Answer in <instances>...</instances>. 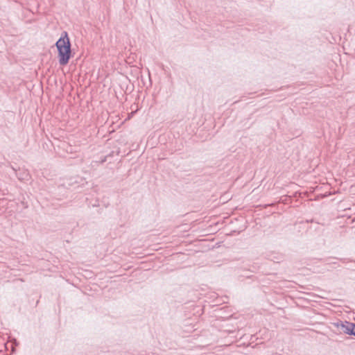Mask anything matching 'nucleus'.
<instances>
[{
	"label": "nucleus",
	"instance_id": "2",
	"mask_svg": "<svg viewBox=\"0 0 355 355\" xmlns=\"http://www.w3.org/2000/svg\"><path fill=\"white\" fill-rule=\"evenodd\" d=\"M334 325L336 326L341 332L349 336H355V323L347 320H339L334 322Z\"/></svg>",
	"mask_w": 355,
	"mask_h": 355
},
{
	"label": "nucleus",
	"instance_id": "4",
	"mask_svg": "<svg viewBox=\"0 0 355 355\" xmlns=\"http://www.w3.org/2000/svg\"><path fill=\"white\" fill-rule=\"evenodd\" d=\"M93 207L98 206V200H96V202H94L92 205Z\"/></svg>",
	"mask_w": 355,
	"mask_h": 355
},
{
	"label": "nucleus",
	"instance_id": "3",
	"mask_svg": "<svg viewBox=\"0 0 355 355\" xmlns=\"http://www.w3.org/2000/svg\"><path fill=\"white\" fill-rule=\"evenodd\" d=\"M12 169L15 172V175L17 177V178L19 180H23L25 179V178L24 177V175H27L28 174L26 173V172L24 171L23 173H20V174H18L17 173V170L14 168V167H12Z\"/></svg>",
	"mask_w": 355,
	"mask_h": 355
},
{
	"label": "nucleus",
	"instance_id": "5",
	"mask_svg": "<svg viewBox=\"0 0 355 355\" xmlns=\"http://www.w3.org/2000/svg\"><path fill=\"white\" fill-rule=\"evenodd\" d=\"M343 263H345L346 261L347 260V259H340Z\"/></svg>",
	"mask_w": 355,
	"mask_h": 355
},
{
	"label": "nucleus",
	"instance_id": "1",
	"mask_svg": "<svg viewBox=\"0 0 355 355\" xmlns=\"http://www.w3.org/2000/svg\"><path fill=\"white\" fill-rule=\"evenodd\" d=\"M58 51V59L60 65H67L69 60L73 57L74 53L72 51L71 44L68 33L62 31L60 38L55 44Z\"/></svg>",
	"mask_w": 355,
	"mask_h": 355
}]
</instances>
